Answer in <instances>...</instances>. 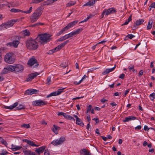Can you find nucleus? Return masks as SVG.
<instances>
[{"mask_svg":"<svg viewBox=\"0 0 155 155\" xmlns=\"http://www.w3.org/2000/svg\"><path fill=\"white\" fill-rule=\"evenodd\" d=\"M135 36L132 34H128L127 36V37L128 38L130 39H131L134 37Z\"/></svg>","mask_w":155,"mask_h":155,"instance_id":"5fc2aeb1","label":"nucleus"},{"mask_svg":"<svg viewBox=\"0 0 155 155\" xmlns=\"http://www.w3.org/2000/svg\"><path fill=\"white\" fill-rule=\"evenodd\" d=\"M87 78V76L86 75H84L83 78H82L78 82L77 81H75L74 82V84L76 85H78L80 84L81 82L83 81L84 79L85 78Z\"/></svg>","mask_w":155,"mask_h":155,"instance_id":"e433bc0d","label":"nucleus"},{"mask_svg":"<svg viewBox=\"0 0 155 155\" xmlns=\"http://www.w3.org/2000/svg\"><path fill=\"white\" fill-rule=\"evenodd\" d=\"M101 137L102 139L105 141H107V137L104 136H101Z\"/></svg>","mask_w":155,"mask_h":155,"instance_id":"e2e57ef3","label":"nucleus"},{"mask_svg":"<svg viewBox=\"0 0 155 155\" xmlns=\"http://www.w3.org/2000/svg\"><path fill=\"white\" fill-rule=\"evenodd\" d=\"M60 129V127L54 124L53 125V127L51 128L52 130L56 134H58V130Z\"/></svg>","mask_w":155,"mask_h":155,"instance_id":"a878e982","label":"nucleus"},{"mask_svg":"<svg viewBox=\"0 0 155 155\" xmlns=\"http://www.w3.org/2000/svg\"><path fill=\"white\" fill-rule=\"evenodd\" d=\"M58 51L56 49H55V48L54 49H53L49 51L48 54H51L53 53L56 52V51Z\"/></svg>","mask_w":155,"mask_h":155,"instance_id":"3c124183","label":"nucleus"},{"mask_svg":"<svg viewBox=\"0 0 155 155\" xmlns=\"http://www.w3.org/2000/svg\"><path fill=\"white\" fill-rule=\"evenodd\" d=\"M64 117L65 118H66L70 120H73L74 121L75 120V119L73 117L70 116V115L67 114L66 113H64Z\"/></svg>","mask_w":155,"mask_h":155,"instance_id":"cd10ccee","label":"nucleus"},{"mask_svg":"<svg viewBox=\"0 0 155 155\" xmlns=\"http://www.w3.org/2000/svg\"><path fill=\"white\" fill-rule=\"evenodd\" d=\"M67 31L65 27L62 28L60 31H59L56 35L57 36H59L62 33H63L65 31Z\"/></svg>","mask_w":155,"mask_h":155,"instance_id":"f704fd0d","label":"nucleus"},{"mask_svg":"<svg viewBox=\"0 0 155 155\" xmlns=\"http://www.w3.org/2000/svg\"><path fill=\"white\" fill-rule=\"evenodd\" d=\"M153 22V21L152 19H151L149 20L147 27V30H150L151 28L152 27Z\"/></svg>","mask_w":155,"mask_h":155,"instance_id":"bb28decb","label":"nucleus"},{"mask_svg":"<svg viewBox=\"0 0 155 155\" xmlns=\"http://www.w3.org/2000/svg\"><path fill=\"white\" fill-rule=\"evenodd\" d=\"M93 120H94L96 123H98L99 122V120L98 118H93Z\"/></svg>","mask_w":155,"mask_h":155,"instance_id":"338daca9","label":"nucleus"},{"mask_svg":"<svg viewBox=\"0 0 155 155\" xmlns=\"http://www.w3.org/2000/svg\"><path fill=\"white\" fill-rule=\"evenodd\" d=\"M82 30L83 29L82 28H78L76 30V31H73V32H74V33L75 35H76L82 31Z\"/></svg>","mask_w":155,"mask_h":155,"instance_id":"37998d69","label":"nucleus"},{"mask_svg":"<svg viewBox=\"0 0 155 155\" xmlns=\"http://www.w3.org/2000/svg\"><path fill=\"white\" fill-rule=\"evenodd\" d=\"M96 0H92L91 1H89L86 3V4H84L83 5V6H93ZM97 1V0H96Z\"/></svg>","mask_w":155,"mask_h":155,"instance_id":"b1692460","label":"nucleus"},{"mask_svg":"<svg viewBox=\"0 0 155 155\" xmlns=\"http://www.w3.org/2000/svg\"><path fill=\"white\" fill-rule=\"evenodd\" d=\"M22 147L21 146H17L16 145H15L13 144H12L11 147L10 149L13 151H15L17 150H20L21 148H22Z\"/></svg>","mask_w":155,"mask_h":155,"instance_id":"5701e85b","label":"nucleus"},{"mask_svg":"<svg viewBox=\"0 0 155 155\" xmlns=\"http://www.w3.org/2000/svg\"><path fill=\"white\" fill-rule=\"evenodd\" d=\"M79 152L80 155H91L90 152L85 148L81 149Z\"/></svg>","mask_w":155,"mask_h":155,"instance_id":"ddd939ff","label":"nucleus"},{"mask_svg":"<svg viewBox=\"0 0 155 155\" xmlns=\"http://www.w3.org/2000/svg\"><path fill=\"white\" fill-rule=\"evenodd\" d=\"M144 20L143 19H139L137 20L135 22V24L136 25H139L143 23Z\"/></svg>","mask_w":155,"mask_h":155,"instance_id":"c85d7f7f","label":"nucleus"},{"mask_svg":"<svg viewBox=\"0 0 155 155\" xmlns=\"http://www.w3.org/2000/svg\"><path fill=\"white\" fill-rule=\"evenodd\" d=\"M110 14L116 12L115 8H111L108 9Z\"/></svg>","mask_w":155,"mask_h":155,"instance_id":"79ce46f5","label":"nucleus"},{"mask_svg":"<svg viewBox=\"0 0 155 155\" xmlns=\"http://www.w3.org/2000/svg\"><path fill=\"white\" fill-rule=\"evenodd\" d=\"M43 9L41 7H39L32 14L30 18L32 22H35L39 18L42 14Z\"/></svg>","mask_w":155,"mask_h":155,"instance_id":"f257e3e1","label":"nucleus"},{"mask_svg":"<svg viewBox=\"0 0 155 155\" xmlns=\"http://www.w3.org/2000/svg\"><path fill=\"white\" fill-rule=\"evenodd\" d=\"M8 153V152L7 151L5 150H3L2 153H0V155H6Z\"/></svg>","mask_w":155,"mask_h":155,"instance_id":"6e6d98bb","label":"nucleus"},{"mask_svg":"<svg viewBox=\"0 0 155 155\" xmlns=\"http://www.w3.org/2000/svg\"><path fill=\"white\" fill-rule=\"evenodd\" d=\"M75 4V2H74L72 1H71L67 4V6H71L74 5Z\"/></svg>","mask_w":155,"mask_h":155,"instance_id":"09e8293b","label":"nucleus"},{"mask_svg":"<svg viewBox=\"0 0 155 155\" xmlns=\"http://www.w3.org/2000/svg\"><path fill=\"white\" fill-rule=\"evenodd\" d=\"M49 151L48 149H46L45 150L44 155H49Z\"/></svg>","mask_w":155,"mask_h":155,"instance_id":"4d7b16f0","label":"nucleus"},{"mask_svg":"<svg viewBox=\"0 0 155 155\" xmlns=\"http://www.w3.org/2000/svg\"><path fill=\"white\" fill-rule=\"evenodd\" d=\"M21 126L26 128H28L30 127V125L28 124H24L22 125Z\"/></svg>","mask_w":155,"mask_h":155,"instance_id":"8fccbe9b","label":"nucleus"},{"mask_svg":"<svg viewBox=\"0 0 155 155\" xmlns=\"http://www.w3.org/2000/svg\"><path fill=\"white\" fill-rule=\"evenodd\" d=\"M64 113H65L62 112H58L57 114L58 116L62 115L64 116Z\"/></svg>","mask_w":155,"mask_h":155,"instance_id":"bf43d9fd","label":"nucleus"},{"mask_svg":"<svg viewBox=\"0 0 155 155\" xmlns=\"http://www.w3.org/2000/svg\"><path fill=\"white\" fill-rule=\"evenodd\" d=\"M65 141V138L64 137H61L59 139H57L52 141L51 144L54 146H57L62 144Z\"/></svg>","mask_w":155,"mask_h":155,"instance_id":"423d86ee","label":"nucleus"},{"mask_svg":"<svg viewBox=\"0 0 155 155\" xmlns=\"http://www.w3.org/2000/svg\"><path fill=\"white\" fill-rule=\"evenodd\" d=\"M141 127L140 125H138L135 127V129L137 130H140L141 129Z\"/></svg>","mask_w":155,"mask_h":155,"instance_id":"0e129e2a","label":"nucleus"},{"mask_svg":"<svg viewBox=\"0 0 155 155\" xmlns=\"http://www.w3.org/2000/svg\"><path fill=\"white\" fill-rule=\"evenodd\" d=\"M16 21V20L13 19L3 23L0 25V31L12 26Z\"/></svg>","mask_w":155,"mask_h":155,"instance_id":"7ed1b4c3","label":"nucleus"},{"mask_svg":"<svg viewBox=\"0 0 155 155\" xmlns=\"http://www.w3.org/2000/svg\"><path fill=\"white\" fill-rule=\"evenodd\" d=\"M150 8V10L152 8H155V2H153L152 3L151 5L149 6Z\"/></svg>","mask_w":155,"mask_h":155,"instance_id":"603ef678","label":"nucleus"},{"mask_svg":"<svg viewBox=\"0 0 155 155\" xmlns=\"http://www.w3.org/2000/svg\"><path fill=\"white\" fill-rule=\"evenodd\" d=\"M66 35L68 38L75 35L73 31Z\"/></svg>","mask_w":155,"mask_h":155,"instance_id":"49530a36","label":"nucleus"},{"mask_svg":"<svg viewBox=\"0 0 155 155\" xmlns=\"http://www.w3.org/2000/svg\"><path fill=\"white\" fill-rule=\"evenodd\" d=\"M53 3L52 0H48L45 1L43 3V5H50Z\"/></svg>","mask_w":155,"mask_h":155,"instance_id":"c756f323","label":"nucleus"},{"mask_svg":"<svg viewBox=\"0 0 155 155\" xmlns=\"http://www.w3.org/2000/svg\"><path fill=\"white\" fill-rule=\"evenodd\" d=\"M74 117L76 118V124L79 125L83 127L84 125V124L83 123L82 120L76 115L74 114Z\"/></svg>","mask_w":155,"mask_h":155,"instance_id":"2eb2a0df","label":"nucleus"},{"mask_svg":"<svg viewBox=\"0 0 155 155\" xmlns=\"http://www.w3.org/2000/svg\"><path fill=\"white\" fill-rule=\"evenodd\" d=\"M22 33L24 34L25 36H28L30 35L29 31L27 29H25L22 31Z\"/></svg>","mask_w":155,"mask_h":155,"instance_id":"7c9ffc66","label":"nucleus"},{"mask_svg":"<svg viewBox=\"0 0 155 155\" xmlns=\"http://www.w3.org/2000/svg\"><path fill=\"white\" fill-rule=\"evenodd\" d=\"M131 16H130V17H129L128 18L127 20L123 24V25H127L128 23L131 21Z\"/></svg>","mask_w":155,"mask_h":155,"instance_id":"a19ab883","label":"nucleus"},{"mask_svg":"<svg viewBox=\"0 0 155 155\" xmlns=\"http://www.w3.org/2000/svg\"><path fill=\"white\" fill-rule=\"evenodd\" d=\"M69 42V40H67L64 41L63 43L59 45L58 46L55 48V49L57 50V51H58L64 47Z\"/></svg>","mask_w":155,"mask_h":155,"instance_id":"dca6fc26","label":"nucleus"},{"mask_svg":"<svg viewBox=\"0 0 155 155\" xmlns=\"http://www.w3.org/2000/svg\"><path fill=\"white\" fill-rule=\"evenodd\" d=\"M78 21V20H75L68 24L67 25L64 27L67 31L77 24Z\"/></svg>","mask_w":155,"mask_h":155,"instance_id":"f8f14e48","label":"nucleus"},{"mask_svg":"<svg viewBox=\"0 0 155 155\" xmlns=\"http://www.w3.org/2000/svg\"><path fill=\"white\" fill-rule=\"evenodd\" d=\"M51 78L50 76L48 77L47 79L46 84L48 85H49V84H51Z\"/></svg>","mask_w":155,"mask_h":155,"instance_id":"c03bdc74","label":"nucleus"},{"mask_svg":"<svg viewBox=\"0 0 155 155\" xmlns=\"http://www.w3.org/2000/svg\"><path fill=\"white\" fill-rule=\"evenodd\" d=\"M45 148L46 147L45 146H42L36 148L35 151L38 155H40L41 153H42L44 152Z\"/></svg>","mask_w":155,"mask_h":155,"instance_id":"4468645a","label":"nucleus"},{"mask_svg":"<svg viewBox=\"0 0 155 155\" xmlns=\"http://www.w3.org/2000/svg\"><path fill=\"white\" fill-rule=\"evenodd\" d=\"M24 67L23 66L20 64H16L15 66V71L19 72L23 71Z\"/></svg>","mask_w":155,"mask_h":155,"instance_id":"aec40b11","label":"nucleus"},{"mask_svg":"<svg viewBox=\"0 0 155 155\" xmlns=\"http://www.w3.org/2000/svg\"><path fill=\"white\" fill-rule=\"evenodd\" d=\"M22 141L24 142H25L27 143L28 144L32 146H35L36 147H38L39 146V145L35 144L33 141L28 140L27 139H24L22 140Z\"/></svg>","mask_w":155,"mask_h":155,"instance_id":"a211bd4d","label":"nucleus"},{"mask_svg":"<svg viewBox=\"0 0 155 155\" xmlns=\"http://www.w3.org/2000/svg\"><path fill=\"white\" fill-rule=\"evenodd\" d=\"M0 142H1L3 144L7 147L8 144L7 142L4 140V139L1 137L0 139Z\"/></svg>","mask_w":155,"mask_h":155,"instance_id":"72a5a7b5","label":"nucleus"},{"mask_svg":"<svg viewBox=\"0 0 155 155\" xmlns=\"http://www.w3.org/2000/svg\"><path fill=\"white\" fill-rule=\"evenodd\" d=\"M26 45L27 48L31 50H36L38 47V44L36 41L32 38L26 41Z\"/></svg>","mask_w":155,"mask_h":155,"instance_id":"f03ea898","label":"nucleus"},{"mask_svg":"<svg viewBox=\"0 0 155 155\" xmlns=\"http://www.w3.org/2000/svg\"><path fill=\"white\" fill-rule=\"evenodd\" d=\"M43 1V0H32L31 3L38 4L41 2Z\"/></svg>","mask_w":155,"mask_h":155,"instance_id":"de8ad7c7","label":"nucleus"},{"mask_svg":"<svg viewBox=\"0 0 155 155\" xmlns=\"http://www.w3.org/2000/svg\"><path fill=\"white\" fill-rule=\"evenodd\" d=\"M25 106L22 104H19V106L16 107L17 109L18 110L25 109Z\"/></svg>","mask_w":155,"mask_h":155,"instance_id":"c9c22d12","label":"nucleus"},{"mask_svg":"<svg viewBox=\"0 0 155 155\" xmlns=\"http://www.w3.org/2000/svg\"><path fill=\"white\" fill-rule=\"evenodd\" d=\"M19 43V41L18 40H15L13 41L12 42L9 43L7 45H9L11 46H12L15 48H17Z\"/></svg>","mask_w":155,"mask_h":155,"instance_id":"6ab92c4d","label":"nucleus"},{"mask_svg":"<svg viewBox=\"0 0 155 155\" xmlns=\"http://www.w3.org/2000/svg\"><path fill=\"white\" fill-rule=\"evenodd\" d=\"M32 7L31 6L29 8V9L28 10L23 11L22 12L26 14H29L32 12Z\"/></svg>","mask_w":155,"mask_h":155,"instance_id":"58836bf2","label":"nucleus"},{"mask_svg":"<svg viewBox=\"0 0 155 155\" xmlns=\"http://www.w3.org/2000/svg\"><path fill=\"white\" fill-rule=\"evenodd\" d=\"M149 97L151 101H153L155 99V94L153 92L151 94H150L149 96Z\"/></svg>","mask_w":155,"mask_h":155,"instance_id":"4c0bfd02","label":"nucleus"},{"mask_svg":"<svg viewBox=\"0 0 155 155\" xmlns=\"http://www.w3.org/2000/svg\"><path fill=\"white\" fill-rule=\"evenodd\" d=\"M89 19V18H87V17L85 19H84V20L82 21H81L80 22H79V24L81 23H83V22H86Z\"/></svg>","mask_w":155,"mask_h":155,"instance_id":"052dcab7","label":"nucleus"},{"mask_svg":"<svg viewBox=\"0 0 155 155\" xmlns=\"http://www.w3.org/2000/svg\"><path fill=\"white\" fill-rule=\"evenodd\" d=\"M64 88H62V89H58L57 91H55L51 93L50 94L48 95L46 97L47 98L49 97L52 96H56L60 94L63 92V90Z\"/></svg>","mask_w":155,"mask_h":155,"instance_id":"1a4fd4ad","label":"nucleus"},{"mask_svg":"<svg viewBox=\"0 0 155 155\" xmlns=\"http://www.w3.org/2000/svg\"><path fill=\"white\" fill-rule=\"evenodd\" d=\"M116 67V64H115L114 67L106 69L102 72V74L104 75H105L109 72L113 71L115 69Z\"/></svg>","mask_w":155,"mask_h":155,"instance_id":"4be33fe9","label":"nucleus"},{"mask_svg":"<svg viewBox=\"0 0 155 155\" xmlns=\"http://www.w3.org/2000/svg\"><path fill=\"white\" fill-rule=\"evenodd\" d=\"M5 61L9 64L13 63L15 61V59L12 53H8L6 54L5 57Z\"/></svg>","mask_w":155,"mask_h":155,"instance_id":"39448f33","label":"nucleus"},{"mask_svg":"<svg viewBox=\"0 0 155 155\" xmlns=\"http://www.w3.org/2000/svg\"><path fill=\"white\" fill-rule=\"evenodd\" d=\"M23 152L25 155H31L32 152L30 150H26L23 151Z\"/></svg>","mask_w":155,"mask_h":155,"instance_id":"ea45409f","label":"nucleus"},{"mask_svg":"<svg viewBox=\"0 0 155 155\" xmlns=\"http://www.w3.org/2000/svg\"><path fill=\"white\" fill-rule=\"evenodd\" d=\"M92 106L91 105H89L87 108V112L88 113L91 110Z\"/></svg>","mask_w":155,"mask_h":155,"instance_id":"864d4df0","label":"nucleus"},{"mask_svg":"<svg viewBox=\"0 0 155 155\" xmlns=\"http://www.w3.org/2000/svg\"><path fill=\"white\" fill-rule=\"evenodd\" d=\"M136 119V117L134 116H130L125 117L123 120V121L125 123L128 122L131 120H134Z\"/></svg>","mask_w":155,"mask_h":155,"instance_id":"f3484780","label":"nucleus"},{"mask_svg":"<svg viewBox=\"0 0 155 155\" xmlns=\"http://www.w3.org/2000/svg\"><path fill=\"white\" fill-rule=\"evenodd\" d=\"M143 129L145 130H149V128L147 126L145 125L144 126Z\"/></svg>","mask_w":155,"mask_h":155,"instance_id":"680f3d73","label":"nucleus"},{"mask_svg":"<svg viewBox=\"0 0 155 155\" xmlns=\"http://www.w3.org/2000/svg\"><path fill=\"white\" fill-rule=\"evenodd\" d=\"M125 76V75L124 74H122L120 75L119 76V78L121 79H123Z\"/></svg>","mask_w":155,"mask_h":155,"instance_id":"69168bd1","label":"nucleus"},{"mask_svg":"<svg viewBox=\"0 0 155 155\" xmlns=\"http://www.w3.org/2000/svg\"><path fill=\"white\" fill-rule=\"evenodd\" d=\"M8 71L12 72L15 71V66H14L10 65L7 66L6 68L4 69L2 71V73L6 74L8 73Z\"/></svg>","mask_w":155,"mask_h":155,"instance_id":"6e6552de","label":"nucleus"},{"mask_svg":"<svg viewBox=\"0 0 155 155\" xmlns=\"http://www.w3.org/2000/svg\"><path fill=\"white\" fill-rule=\"evenodd\" d=\"M107 101V100H106L105 99H104V98H103L102 99H101V102L102 103H104V102H105L106 101Z\"/></svg>","mask_w":155,"mask_h":155,"instance_id":"774afa93","label":"nucleus"},{"mask_svg":"<svg viewBox=\"0 0 155 155\" xmlns=\"http://www.w3.org/2000/svg\"><path fill=\"white\" fill-rule=\"evenodd\" d=\"M18 105V103L17 102H16L13 104L12 105H10L9 106H5L4 107L5 109H9L12 110L14 108L16 107Z\"/></svg>","mask_w":155,"mask_h":155,"instance_id":"393cba45","label":"nucleus"},{"mask_svg":"<svg viewBox=\"0 0 155 155\" xmlns=\"http://www.w3.org/2000/svg\"><path fill=\"white\" fill-rule=\"evenodd\" d=\"M51 35L49 34H47L45 33L44 34L38 35L37 38H39L40 40V42L41 43L46 42L49 41Z\"/></svg>","mask_w":155,"mask_h":155,"instance_id":"20e7f679","label":"nucleus"},{"mask_svg":"<svg viewBox=\"0 0 155 155\" xmlns=\"http://www.w3.org/2000/svg\"><path fill=\"white\" fill-rule=\"evenodd\" d=\"M36 64L35 66L37 67L38 64L37 63V61L35 58H32L30 59L28 62V64L31 66H32L35 64Z\"/></svg>","mask_w":155,"mask_h":155,"instance_id":"9b49d317","label":"nucleus"},{"mask_svg":"<svg viewBox=\"0 0 155 155\" xmlns=\"http://www.w3.org/2000/svg\"><path fill=\"white\" fill-rule=\"evenodd\" d=\"M143 74V71L142 70H140L138 74V76L139 77H141V76Z\"/></svg>","mask_w":155,"mask_h":155,"instance_id":"13d9d810","label":"nucleus"},{"mask_svg":"<svg viewBox=\"0 0 155 155\" xmlns=\"http://www.w3.org/2000/svg\"><path fill=\"white\" fill-rule=\"evenodd\" d=\"M10 11L12 12H21V11L19 9L16 8H12L10 10Z\"/></svg>","mask_w":155,"mask_h":155,"instance_id":"a18cd8bd","label":"nucleus"},{"mask_svg":"<svg viewBox=\"0 0 155 155\" xmlns=\"http://www.w3.org/2000/svg\"><path fill=\"white\" fill-rule=\"evenodd\" d=\"M68 38V37H67V35H65L64 36L60 38L59 39H58V41H62Z\"/></svg>","mask_w":155,"mask_h":155,"instance_id":"2f4dec72","label":"nucleus"},{"mask_svg":"<svg viewBox=\"0 0 155 155\" xmlns=\"http://www.w3.org/2000/svg\"><path fill=\"white\" fill-rule=\"evenodd\" d=\"M39 91L35 89H30L27 90L25 92V94L27 95H31L33 94H36Z\"/></svg>","mask_w":155,"mask_h":155,"instance_id":"9d476101","label":"nucleus"},{"mask_svg":"<svg viewBox=\"0 0 155 155\" xmlns=\"http://www.w3.org/2000/svg\"><path fill=\"white\" fill-rule=\"evenodd\" d=\"M38 75V74L37 73H32L30 74L29 76V77L27 78L26 81H31Z\"/></svg>","mask_w":155,"mask_h":155,"instance_id":"412c9836","label":"nucleus"},{"mask_svg":"<svg viewBox=\"0 0 155 155\" xmlns=\"http://www.w3.org/2000/svg\"><path fill=\"white\" fill-rule=\"evenodd\" d=\"M47 104V101H43L41 100H35L32 102V105L36 106H42Z\"/></svg>","mask_w":155,"mask_h":155,"instance_id":"0eeeda50","label":"nucleus"},{"mask_svg":"<svg viewBox=\"0 0 155 155\" xmlns=\"http://www.w3.org/2000/svg\"><path fill=\"white\" fill-rule=\"evenodd\" d=\"M110 14L108 9L107 10H104L102 12V18H103L104 15L105 14L106 15H108Z\"/></svg>","mask_w":155,"mask_h":155,"instance_id":"473e14b6","label":"nucleus"}]
</instances>
